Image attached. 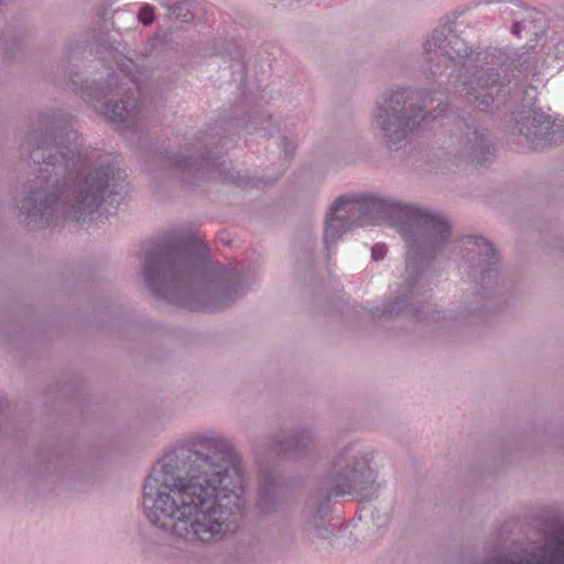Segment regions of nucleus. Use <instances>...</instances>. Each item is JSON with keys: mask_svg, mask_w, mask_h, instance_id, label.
Returning a JSON list of instances; mask_svg holds the SVG:
<instances>
[{"mask_svg": "<svg viewBox=\"0 0 564 564\" xmlns=\"http://www.w3.org/2000/svg\"><path fill=\"white\" fill-rule=\"evenodd\" d=\"M387 221L397 228L406 245L405 278L398 294L375 306L370 313L378 318L406 316L416 323L460 319L484 310L495 311L500 284V262L495 246L482 236L463 238L467 253L465 273L474 285V300L465 303L457 314L438 311L431 303L432 261L446 246L452 235L449 223L438 214L375 194L359 193L339 196L329 207L324 228L327 252L341 237L357 227Z\"/></svg>", "mask_w": 564, "mask_h": 564, "instance_id": "1", "label": "nucleus"}, {"mask_svg": "<svg viewBox=\"0 0 564 564\" xmlns=\"http://www.w3.org/2000/svg\"><path fill=\"white\" fill-rule=\"evenodd\" d=\"M39 128L25 140L26 161L42 164L35 180L40 185L21 200V214L35 228L58 225L61 216L76 221L99 212L104 204L119 205L127 188V174L117 161L87 167L74 117L61 110L42 112Z\"/></svg>", "mask_w": 564, "mask_h": 564, "instance_id": "2", "label": "nucleus"}, {"mask_svg": "<svg viewBox=\"0 0 564 564\" xmlns=\"http://www.w3.org/2000/svg\"><path fill=\"white\" fill-rule=\"evenodd\" d=\"M158 460L143 485V511L159 529L185 540L209 542L223 532L229 516L243 509L242 477L238 473L241 460H230L235 475L213 466V473L192 477L180 474L178 463Z\"/></svg>", "mask_w": 564, "mask_h": 564, "instance_id": "3", "label": "nucleus"}, {"mask_svg": "<svg viewBox=\"0 0 564 564\" xmlns=\"http://www.w3.org/2000/svg\"><path fill=\"white\" fill-rule=\"evenodd\" d=\"M243 54L242 46L235 39L223 40L221 44L217 41L212 47L204 48V56L228 57L230 68L238 67L241 73L238 99L229 108L224 109L215 122V128L221 130L223 135L213 148L207 147L205 132L199 133L194 142L182 145L175 153L163 149L164 142L159 139L152 143L158 160L175 173L185 185L196 186L213 178L241 189H264L280 177H258L232 171L227 167V152L221 150L229 137L241 131L248 134L263 132L264 137H273L280 131L274 129L272 115L264 109L270 102L265 87L257 85L252 88L248 85Z\"/></svg>", "mask_w": 564, "mask_h": 564, "instance_id": "4", "label": "nucleus"}, {"mask_svg": "<svg viewBox=\"0 0 564 564\" xmlns=\"http://www.w3.org/2000/svg\"><path fill=\"white\" fill-rule=\"evenodd\" d=\"M142 279L151 293L193 312H215L242 297L257 281L251 268L209 260L207 246L194 234L156 242L144 252Z\"/></svg>", "mask_w": 564, "mask_h": 564, "instance_id": "5", "label": "nucleus"}, {"mask_svg": "<svg viewBox=\"0 0 564 564\" xmlns=\"http://www.w3.org/2000/svg\"><path fill=\"white\" fill-rule=\"evenodd\" d=\"M420 96L419 89L397 86L376 102L375 120L389 150L400 149L411 137L431 123L440 122L442 127H452L451 139L457 147V154L474 165L485 166L492 162L495 147L475 109L449 112V105L440 102L433 111H427L424 101L419 102Z\"/></svg>", "mask_w": 564, "mask_h": 564, "instance_id": "6", "label": "nucleus"}, {"mask_svg": "<svg viewBox=\"0 0 564 564\" xmlns=\"http://www.w3.org/2000/svg\"><path fill=\"white\" fill-rule=\"evenodd\" d=\"M96 55L112 72L104 80H78L70 73L67 86L84 100L100 105L101 113L115 124L135 130L139 117L156 106L154 84L147 69L109 43H100Z\"/></svg>", "mask_w": 564, "mask_h": 564, "instance_id": "7", "label": "nucleus"}, {"mask_svg": "<svg viewBox=\"0 0 564 564\" xmlns=\"http://www.w3.org/2000/svg\"><path fill=\"white\" fill-rule=\"evenodd\" d=\"M381 488L379 470L371 465V460H333L318 478L316 495L327 501L347 496L360 501H372Z\"/></svg>", "mask_w": 564, "mask_h": 564, "instance_id": "8", "label": "nucleus"}, {"mask_svg": "<svg viewBox=\"0 0 564 564\" xmlns=\"http://www.w3.org/2000/svg\"><path fill=\"white\" fill-rule=\"evenodd\" d=\"M510 83L501 80L500 74L494 68L481 67L471 76H465L462 91L480 111L491 112L509 101Z\"/></svg>", "mask_w": 564, "mask_h": 564, "instance_id": "9", "label": "nucleus"}, {"mask_svg": "<svg viewBox=\"0 0 564 564\" xmlns=\"http://www.w3.org/2000/svg\"><path fill=\"white\" fill-rule=\"evenodd\" d=\"M456 18V14H453L452 18L446 17L444 23L434 29L423 43L424 52L430 56L429 63H432L434 58L437 59L436 63L430 65V72L433 75L437 74L441 66L449 67L471 54V47L458 35L453 34V24Z\"/></svg>", "mask_w": 564, "mask_h": 564, "instance_id": "10", "label": "nucleus"}, {"mask_svg": "<svg viewBox=\"0 0 564 564\" xmlns=\"http://www.w3.org/2000/svg\"><path fill=\"white\" fill-rule=\"evenodd\" d=\"M94 460H20L19 478L28 480L90 481L96 478Z\"/></svg>", "mask_w": 564, "mask_h": 564, "instance_id": "11", "label": "nucleus"}, {"mask_svg": "<svg viewBox=\"0 0 564 564\" xmlns=\"http://www.w3.org/2000/svg\"><path fill=\"white\" fill-rule=\"evenodd\" d=\"M207 449L216 458H240L231 440L213 431L196 433L187 438L177 440L170 445L159 458H213L197 449Z\"/></svg>", "mask_w": 564, "mask_h": 564, "instance_id": "12", "label": "nucleus"}, {"mask_svg": "<svg viewBox=\"0 0 564 564\" xmlns=\"http://www.w3.org/2000/svg\"><path fill=\"white\" fill-rule=\"evenodd\" d=\"M519 135L524 139L529 150L543 149L564 141V127L554 128L551 116L541 108L522 110L514 117Z\"/></svg>", "mask_w": 564, "mask_h": 564, "instance_id": "13", "label": "nucleus"}, {"mask_svg": "<svg viewBox=\"0 0 564 564\" xmlns=\"http://www.w3.org/2000/svg\"><path fill=\"white\" fill-rule=\"evenodd\" d=\"M313 432L307 429L292 430L275 436L269 443L275 458H311Z\"/></svg>", "mask_w": 564, "mask_h": 564, "instance_id": "14", "label": "nucleus"}, {"mask_svg": "<svg viewBox=\"0 0 564 564\" xmlns=\"http://www.w3.org/2000/svg\"><path fill=\"white\" fill-rule=\"evenodd\" d=\"M484 564H564V525H560L551 538L550 543L539 547L535 560H516L507 555H495Z\"/></svg>", "mask_w": 564, "mask_h": 564, "instance_id": "15", "label": "nucleus"}, {"mask_svg": "<svg viewBox=\"0 0 564 564\" xmlns=\"http://www.w3.org/2000/svg\"><path fill=\"white\" fill-rule=\"evenodd\" d=\"M507 70L516 80H528L538 72V57L533 48H521L508 56Z\"/></svg>", "mask_w": 564, "mask_h": 564, "instance_id": "16", "label": "nucleus"}, {"mask_svg": "<svg viewBox=\"0 0 564 564\" xmlns=\"http://www.w3.org/2000/svg\"><path fill=\"white\" fill-rule=\"evenodd\" d=\"M328 502L329 501L322 499L315 508L314 513L307 519V524L311 530L310 535L312 538L328 540L333 535L332 531L323 525V519L328 513L329 509Z\"/></svg>", "mask_w": 564, "mask_h": 564, "instance_id": "17", "label": "nucleus"}, {"mask_svg": "<svg viewBox=\"0 0 564 564\" xmlns=\"http://www.w3.org/2000/svg\"><path fill=\"white\" fill-rule=\"evenodd\" d=\"M280 494V487L275 482V480L271 477H267L261 485L259 497H258V507L262 512L269 513L272 512L276 505Z\"/></svg>", "mask_w": 564, "mask_h": 564, "instance_id": "18", "label": "nucleus"}, {"mask_svg": "<svg viewBox=\"0 0 564 564\" xmlns=\"http://www.w3.org/2000/svg\"><path fill=\"white\" fill-rule=\"evenodd\" d=\"M197 9L198 6L193 0H176V3L173 6L170 12V15L174 17L182 23H189L195 19Z\"/></svg>", "mask_w": 564, "mask_h": 564, "instance_id": "19", "label": "nucleus"}, {"mask_svg": "<svg viewBox=\"0 0 564 564\" xmlns=\"http://www.w3.org/2000/svg\"><path fill=\"white\" fill-rule=\"evenodd\" d=\"M26 33L21 31L15 39L4 45V58L7 61L18 59L25 47Z\"/></svg>", "mask_w": 564, "mask_h": 564, "instance_id": "20", "label": "nucleus"}, {"mask_svg": "<svg viewBox=\"0 0 564 564\" xmlns=\"http://www.w3.org/2000/svg\"><path fill=\"white\" fill-rule=\"evenodd\" d=\"M154 7L149 3H143L138 12V21L143 25H151L155 21Z\"/></svg>", "mask_w": 564, "mask_h": 564, "instance_id": "21", "label": "nucleus"}, {"mask_svg": "<svg viewBox=\"0 0 564 564\" xmlns=\"http://www.w3.org/2000/svg\"><path fill=\"white\" fill-rule=\"evenodd\" d=\"M279 147L284 152L285 161L291 160L293 158V155L295 154L296 147H295L294 142L292 140H290L284 134L280 135Z\"/></svg>", "mask_w": 564, "mask_h": 564, "instance_id": "22", "label": "nucleus"}, {"mask_svg": "<svg viewBox=\"0 0 564 564\" xmlns=\"http://www.w3.org/2000/svg\"><path fill=\"white\" fill-rule=\"evenodd\" d=\"M388 252V247L383 242H378L371 248V258L373 261L384 259Z\"/></svg>", "mask_w": 564, "mask_h": 564, "instance_id": "23", "label": "nucleus"}, {"mask_svg": "<svg viewBox=\"0 0 564 564\" xmlns=\"http://www.w3.org/2000/svg\"><path fill=\"white\" fill-rule=\"evenodd\" d=\"M9 402L6 398H0V421L8 417Z\"/></svg>", "mask_w": 564, "mask_h": 564, "instance_id": "24", "label": "nucleus"}, {"mask_svg": "<svg viewBox=\"0 0 564 564\" xmlns=\"http://www.w3.org/2000/svg\"><path fill=\"white\" fill-rule=\"evenodd\" d=\"M523 29H524V24L522 21H514L511 25V34L517 37H520Z\"/></svg>", "mask_w": 564, "mask_h": 564, "instance_id": "25", "label": "nucleus"}, {"mask_svg": "<svg viewBox=\"0 0 564 564\" xmlns=\"http://www.w3.org/2000/svg\"><path fill=\"white\" fill-rule=\"evenodd\" d=\"M82 48H83V50H85V48H86V46H85L84 44H82V45H77V46H76V48H70V47H69V48H68V51H69V55H73L77 50H82Z\"/></svg>", "mask_w": 564, "mask_h": 564, "instance_id": "26", "label": "nucleus"}, {"mask_svg": "<svg viewBox=\"0 0 564 564\" xmlns=\"http://www.w3.org/2000/svg\"><path fill=\"white\" fill-rule=\"evenodd\" d=\"M306 249H307V252H308L310 261L312 262L313 249H312V246H311L310 241L307 242Z\"/></svg>", "mask_w": 564, "mask_h": 564, "instance_id": "27", "label": "nucleus"}, {"mask_svg": "<svg viewBox=\"0 0 564 564\" xmlns=\"http://www.w3.org/2000/svg\"><path fill=\"white\" fill-rule=\"evenodd\" d=\"M10 0H0V9H2V7L7 6V3L9 2ZM2 10H0L1 12Z\"/></svg>", "mask_w": 564, "mask_h": 564, "instance_id": "28", "label": "nucleus"}, {"mask_svg": "<svg viewBox=\"0 0 564 564\" xmlns=\"http://www.w3.org/2000/svg\"><path fill=\"white\" fill-rule=\"evenodd\" d=\"M288 540L290 541V543H293V542H294V536H293V534H290V535L288 536Z\"/></svg>", "mask_w": 564, "mask_h": 564, "instance_id": "29", "label": "nucleus"}]
</instances>
